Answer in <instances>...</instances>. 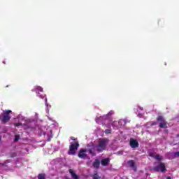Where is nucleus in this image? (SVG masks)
Returning <instances> with one entry per match:
<instances>
[{
    "label": "nucleus",
    "mask_w": 179,
    "mask_h": 179,
    "mask_svg": "<svg viewBox=\"0 0 179 179\" xmlns=\"http://www.w3.org/2000/svg\"><path fill=\"white\" fill-rule=\"evenodd\" d=\"M108 142H110L108 138H101L98 144L95 146L96 150L99 153H102V152H104V150L107 149V145H108Z\"/></svg>",
    "instance_id": "1"
},
{
    "label": "nucleus",
    "mask_w": 179,
    "mask_h": 179,
    "mask_svg": "<svg viewBox=\"0 0 179 179\" xmlns=\"http://www.w3.org/2000/svg\"><path fill=\"white\" fill-rule=\"evenodd\" d=\"M12 113V110H7L3 113V114L0 116V121L3 122V124H6L10 120V115H9Z\"/></svg>",
    "instance_id": "2"
},
{
    "label": "nucleus",
    "mask_w": 179,
    "mask_h": 179,
    "mask_svg": "<svg viewBox=\"0 0 179 179\" xmlns=\"http://www.w3.org/2000/svg\"><path fill=\"white\" fill-rule=\"evenodd\" d=\"M157 121H158V122H159V128H163V129H166L167 128V121H166V119H164V117H163L162 115H159L157 117Z\"/></svg>",
    "instance_id": "3"
},
{
    "label": "nucleus",
    "mask_w": 179,
    "mask_h": 179,
    "mask_svg": "<svg viewBox=\"0 0 179 179\" xmlns=\"http://www.w3.org/2000/svg\"><path fill=\"white\" fill-rule=\"evenodd\" d=\"M78 148H79L78 142H75L72 143L69 147V155H75L76 153V150H78Z\"/></svg>",
    "instance_id": "4"
},
{
    "label": "nucleus",
    "mask_w": 179,
    "mask_h": 179,
    "mask_svg": "<svg viewBox=\"0 0 179 179\" xmlns=\"http://www.w3.org/2000/svg\"><path fill=\"white\" fill-rule=\"evenodd\" d=\"M154 171L164 173L166 171V165L164 163L161 162L158 166L154 167Z\"/></svg>",
    "instance_id": "5"
},
{
    "label": "nucleus",
    "mask_w": 179,
    "mask_h": 179,
    "mask_svg": "<svg viewBox=\"0 0 179 179\" xmlns=\"http://www.w3.org/2000/svg\"><path fill=\"white\" fill-rule=\"evenodd\" d=\"M86 152H87V149L81 148L78 152V157L80 159H85V157H87V154H86Z\"/></svg>",
    "instance_id": "6"
},
{
    "label": "nucleus",
    "mask_w": 179,
    "mask_h": 179,
    "mask_svg": "<svg viewBox=\"0 0 179 179\" xmlns=\"http://www.w3.org/2000/svg\"><path fill=\"white\" fill-rule=\"evenodd\" d=\"M130 146L133 149H135L136 148H139V143H138V141L134 138L130 139Z\"/></svg>",
    "instance_id": "7"
},
{
    "label": "nucleus",
    "mask_w": 179,
    "mask_h": 179,
    "mask_svg": "<svg viewBox=\"0 0 179 179\" xmlns=\"http://www.w3.org/2000/svg\"><path fill=\"white\" fill-rule=\"evenodd\" d=\"M114 115V110H110L109 113L102 117L103 120H110L111 115Z\"/></svg>",
    "instance_id": "8"
},
{
    "label": "nucleus",
    "mask_w": 179,
    "mask_h": 179,
    "mask_svg": "<svg viewBox=\"0 0 179 179\" xmlns=\"http://www.w3.org/2000/svg\"><path fill=\"white\" fill-rule=\"evenodd\" d=\"M127 163H128L129 167L133 169V170L134 171H136V166H135V162H134V160H129V161H128Z\"/></svg>",
    "instance_id": "9"
},
{
    "label": "nucleus",
    "mask_w": 179,
    "mask_h": 179,
    "mask_svg": "<svg viewBox=\"0 0 179 179\" xmlns=\"http://www.w3.org/2000/svg\"><path fill=\"white\" fill-rule=\"evenodd\" d=\"M101 164L103 166H108L110 164V159L106 158L101 161Z\"/></svg>",
    "instance_id": "10"
},
{
    "label": "nucleus",
    "mask_w": 179,
    "mask_h": 179,
    "mask_svg": "<svg viewBox=\"0 0 179 179\" xmlns=\"http://www.w3.org/2000/svg\"><path fill=\"white\" fill-rule=\"evenodd\" d=\"M94 169H99L100 167V160L95 159L92 164Z\"/></svg>",
    "instance_id": "11"
},
{
    "label": "nucleus",
    "mask_w": 179,
    "mask_h": 179,
    "mask_svg": "<svg viewBox=\"0 0 179 179\" xmlns=\"http://www.w3.org/2000/svg\"><path fill=\"white\" fill-rule=\"evenodd\" d=\"M69 173H70L72 178H73V179H79V176H78L76 175V173H75V171H73V170L69 169Z\"/></svg>",
    "instance_id": "12"
},
{
    "label": "nucleus",
    "mask_w": 179,
    "mask_h": 179,
    "mask_svg": "<svg viewBox=\"0 0 179 179\" xmlns=\"http://www.w3.org/2000/svg\"><path fill=\"white\" fill-rule=\"evenodd\" d=\"M101 178V176H99V173L97 172H94V175L92 176V179H100Z\"/></svg>",
    "instance_id": "13"
},
{
    "label": "nucleus",
    "mask_w": 179,
    "mask_h": 179,
    "mask_svg": "<svg viewBox=\"0 0 179 179\" xmlns=\"http://www.w3.org/2000/svg\"><path fill=\"white\" fill-rule=\"evenodd\" d=\"M33 92H43V87L37 86L34 90H32Z\"/></svg>",
    "instance_id": "14"
},
{
    "label": "nucleus",
    "mask_w": 179,
    "mask_h": 179,
    "mask_svg": "<svg viewBox=\"0 0 179 179\" xmlns=\"http://www.w3.org/2000/svg\"><path fill=\"white\" fill-rule=\"evenodd\" d=\"M38 179H45V174L44 173H40L38 175Z\"/></svg>",
    "instance_id": "15"
},
{
    "label": "nucleus",
    "mask_w": 179,
    "mask_h": 179,
    "mask_svg": "<svg viewBox=\"0 0 179 179\" xmlns=\"http://www.w3.org/2000/svg\"><path fill=\"white\" fill-rule=\"evenodd\" d=\"M87 152H88L90 153V155H92V156H96V153H94V152H93V150L92 149H88L87 150Z\"/></svg>",
    "instance_id": "16"
},
{
    "label": "nucleus",
    "mask_w": 179,
    "mask_h": 179,
    "mask_svg": "<svg viewBox=\"0 0 179 179\" xmlns=\"http://www.w3.org/2000/svg\"><path fill=\"white\" fill-rule=\"evenodd\" d=\"M105 134H111V129H106L105 130Z\"/></svg>",
    "instance_id": "17"
},
{
    "label": "nucleus",
    "mask_w": 179,
    "mask_h": 179,
    "mask_svg": "<svg viewBox=\"0 0 179 179\" xmlns=\"http://www.w3.org/2000/svg\"><path fill=\"white\" fill-rule=\"evenodd\" d=\"M14 125H15V127H16L17 128H19V127H21L22 123H15Z\"/></svg>",
    "instance_id": "18"
},
{
    "label": "nucleus",
    "mask_w": 179,
    "mask_h": 179,
    "mask_svg": "<svg viewBox=\"0 0 179 179\" xmlns=\"http://www.w3.org/2000/svg\"><path fill=\"white\" fill-rule=\"evenodd\" d=\"M155 159H156L157 160H162V157H161L160 155H156V156H155Z\"/></svg>",
    "instance_id": "19"
},
{
    "label": "nucleus",
    "mask_w": 179,
    "mask_h": 179,
    "mask_svg": "<svg viewBox=\"0 0 179 179\" xmlns=\"http://www.w3.org/2000/svg\"><path fill=\"white\" fill-rule=\"evenodd\" d=\"M175 157H179V151L174 153Z\"/></svg>",
    "instance_id": "20"
},
{
    "label": "nucleus",
    "mask_w": 179,
    "mask_h": 179,
    "mask_svg": "<svg viewBox=\"0 0 179 179\" xmlns=\"http://www.w3.org/2000/svg\"><path fill=\"white\" fill-rule=\"evenodd\" d=\"M157 122H151V127H155V125H157Z\"/></svg>",
    "instance_id": "21"
},
{
    "label": "nucleus",
    "mask_w": 179,
    "mask_h": 179,
    "mask_svg": "<svg viewBox=\"0 0 179 179\" xmlns=\"http://www.w3.org/2000/svg\"><path fill=\"white\" fill-rule=\"evenodd\" d=\"M51 138H52V136H48V141L50 142L51 141Z\"/></svg>",
    "instance_id": "22"
},
{
    "label": "nucleus",
    "mask_w": 179,
    "mask_h": 179,
    "mask_svg": "<svg viewBox=\"0 0 179 179\" xmlns=\"http://www.w3.org/2000/svg\"><path fill=\"white\" fill-rule=\"evenodd\" d=\"M71 141H76V138L75 137H71Z\"/></svg>",
    "instance_id": "23"
},
{
    "label": "nucleus",
    "mask_w": 179,
    "mask_h": 179,
    "mask_svg": "<svg viewBox=\"0 0 179 179\" xmlns=\"http://www.w3.org/2000/svg\"><path fill=\"white\" fill-rule=\"evenodd\" d=\"M17 141H19L18 138H15V142H17Z\"/></svg>",
    "instance_id": "24"
},
{
    "label": "nucleus",
    "mask_w": 179,
    "mask_h": 179,
    "mask_svg": "<svg viewBox=\"0 0 179 179\" xmlns=\"http://www.w3.org/2000/svg\"><path fill=\"white\" fill-rule=\"evenodd\" d=\"M166 179H171V177L168 176V177L166 178Z\"/></svg>",
    "instance_id": "25"
},
{
    "label": "nucleus",
    "mask_w": 179,
    "mask_h": 179,
    "mask_svg": "<svg viewBox=\"0 0 179 179\" xmlns=\"http://www.w3.org/2000/svg\"><path fill=\"white\" fill-rule=\"evenodd\" d=\"M50 134H52V130H50Z\"/></svg>",
    "instance_id": "26"
},
{
    "label": "nucleus",
    "mask_w": 179,
    "mask_h": 179,
    "mask_svg": "<svg viewBox=\"0 0 179 179\" xmlns=\"http://www.w3.org/2000/svg\"><path fill=\"white\" fill-rule=\"evenodd\" d=\"M177 137L179 138V134L177 135Z\"/></svg>",
    "instance_id": "27"
},
{
    "label": "nucleus",
    "mask_w": 179,
    "mask_h": 179,
    "mask_svg": "<svg viewBox=\"0 0 179 179\" xmlns=\"http://www.w3.org/2000/svg\"><path fill=\"white\" fill-rule=\"evenodd\" d=\"M45 101H47V99H46V98H45Z\"/></svg>",
    "instance_id": "28"
},
{
    "label": "nucleus",
    "mask_w": 179,
    "mask_h": 179,
    "mask_svg": "<svg viewBox=\"0 0 179 179\" xmlns=\"http://www.w3.org/2000/svg\"><path fill=\"white\" fill-rule=\"evenodd\" d=\"M0 141H1V137H0Z\"/></svg>",
    "instance_id": "29"
}]
</instances>
